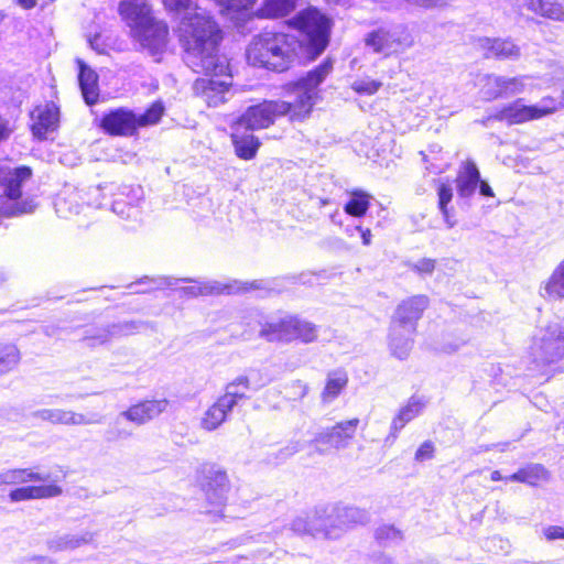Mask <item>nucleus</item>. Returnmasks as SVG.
Masks as SVG:
<instances>
[{"instance_id": "0eeeda50", "label": "nucleus", "mask_w": 564, "mask_h": 564, "mask_svg": "<svg viewBox=\"0 0 564 564\" xmlns=\"http://www.w3.org/2000/svg\"><path fill=\"white\" fill-rule=\"evenodd\" d=\"M164 111L161 102H154L141 115L133 111L118 108L105 115L101 119V127L112 135H132L138 128L155 124L160 121Z\"/></svg>"}, {"instance_id": "f03ea898", "label": "nucleus", "mask_w": 564, "mask_h": 564, "mask_svg": "<svg viewBox=\"0 0 564 564\" xmlns=\"http://www.w3.org/2000/svg\"><path fill=\"white\" fill-rule=\"evenodd\" d=\"M333 69L332 61L327 59L296 83L286 85V90L295 97L293 101L264 100L250 106L236 120L240 128L250 131L269 128L275 119L289 116L291 120H301L307 117L316 102L317 87L325 80Z\"/></svg>"}, {"instance_id": "49530a36", "label": "nucleus", "mask_w": 564, "mask_h": 564, "mask_svg": "<svg viewBox=\"0 0 564 564\" xmlns=\"http://www.w3.org/2000/svg\"><path fill=\"white\" fill-rule=\"evenodd\" d=\"M382 86L381 82L371 79L369 77L356 79L351 84V89L359 95H373Z\"/></svg>"}, {"instance_id": "aec40b11", "label": "nucleus", "mask_w": 564, "mask_h": 564, "mask_svg": "<svg viewBox=\"0 0 564 564\" xmlns=\"http://www.w3.org/2000/svg\"><path fill=\"white\" fill-rule=\"evenodd\" d=\"M169 405L166 399L160 400H147L130 406L127 411H123L117 419L116 423H119L120 419H126L135 424H143L163 413Z\"/></svg>"}, {"instance_id": "f704fd0d", "label": "nucleus", "mask_w": 564, "mask_h": 564, "mask_svg": "<svg viewBox=\"0 0 564 564\" xmlns=\"http://www.w3.org/2000/svg\"><path fill=\"white\" fill-rule=\"evenodd\" d=\"M234 408L219 397L213 405H210L202 419V427L206 431L218 429L226 420Z\"/></svg>"}, {"instance_id": "0e129e2a", "label": "nucleus", "mask_w": 564, "mask_h": 564, "mask_svg": "<svg viewBox=\"0 0 564 564\" xmlns=\"http://www.w3.org/2000/svg\"><path fill=\"white\" fill-rule=\"evenodd\" d=\"M507 478H508V477H503L499 470H494V471L491 473V475H490V479H491L492 481H499V480H506V481H509Z\"/></svg>"}, {"instance_id": "09e8293b", "label": "nucleus", "mask_w": 564, "mask_h": 564, "mask_svg": "<svg viewBox=\"0 0 564 564\" xmlns=\"http://www.w3.org/2000/svg\"><path fill=\"white\" fill-rule=\"evenodd\" d=\"M291 530L297 534H310L313 536L308 513L296 517L291 523Z\"/></svg>"}, {"instance_id": "b1692460", "label": "nucleus", "mask_w": 564, "mask_h": 564, "mask_svg": "<svg viewBox=\"0 0 564 564\" xmlns=\"http://www.w3.org/2000/svg\"><path fill=\"white\" fill-rule=\"evenodd\" d=\"M111 204L113 213L122 218H130L137 215L135 205L141 199L142 188L140 186H121Z\"/></svg>"}, {"instance_id": "c85d7f7f", "label": "nucleus", "mask_w": 564, "mask_h": 564, "mask_svg": "<svg viewBox=\"0 0 564 564\" xmlns=\"http://www.w3.org/2000/svg\"><path fill=\"white\" fill-rule=\"evenodd\" d=\"M480 182V173L473 161H466L460 165L456 177V187L459 197L469 198Z\"/></svg>"}, {"instance_id": "6e6552de", "label": "nucleus", "mask_w": 564, "mask_h": 564, "mask_svg": "<svg viewBox=\"0 0 564 564\" xmlns=\"http://www.w3.org/2000/svg\"><path fill=\"white\" fill-rule=\"evenodd\" d=\"M260 336L269 341L290 343L300 339L307 344L316 340L317 327L308 321L289 315L263 324Z\"/></svg>"}, {"instance_id": "13d9d810", "label": "nucleus", "mask_w": 564, "mask_h": 564, "mask_svg": "<svg viewBox=\"0 0 564 564\" xmlns=\"http://www.w3.org/2000/svg\"><path fill=\"white\" fill-rule=\"evenodd\" d=\"M12 133L9 121L0 116V143L7 140Z\"/></svg>"}, {"instance_id": "72a5a7b5", "label": "nucleus", "mask_w": 564, "mask_h": 564, "mask_svg": "<svg viewBox=\"0 0 564 564\" xmlns=\"http://www.w3.org/2000/svg\"><path fill=\"white\" fill-rule=\"evenodd\" d=\"M48 475L36 473L31 468L6 469L0 473V489L3 486L21 485L31 481H46Z\"/></svg>"}, {"instance_id": "39448f33", "label": "nucleus", "mask_w": 564, "mask_h": 564, "mask_svg": "<svg viewBox=\"0 0 564 564\" xmlns=\"http://www.w3.org/2000/svg\"><path fill=\"white\" fill-rule=\"evenodd\" d=\"M365 46L383 57L400 55L414 46L415 37L404 23L384 24L368 32Z\"/></svg>"}, {"instance_id": "69168bd1", "label": "nucleus", "mask_w": 564, "mask_h": 564, "mask_svg": "<svg viewBox=\"0 0 564 564\" xmlns=\"http://www.w3.org/2000/svg\"><path fill=\"white\" fill-rule=\"evenodd\" d=\"M99 36H95L93 40H90V46L96 50L98 53L102 52V48L99 46Z\"/></svg>"}, {"instance_id": "4468645a", "label": "nucleus", "mask_w": 564, "mask_h": 564, "mask_svg": "<svg viewBox=\"0 0 564 564\" xmlns=\"http://www.w3.org/2000/svg\"><path fill=\"white\" fill-rule=\"evenodd\" d=\"M359 422L357 417L339 422L333 427L317 433L313 442L319 452H322L319 446L324 445H328L335 449H344L355 437Z\"/></svg>"}, {"instance_id": "dca6fc26", "label": "nucleus", "mask_w": 564, "mask_h": 564, "mask_svg": "<svg viewBox=\"0 0 564 564\" xmlns=\"http://www.w3.org/2000/svg\"><path fill=\"white\" fill-rule=\"evenodd\" d=\"M427 305L429 299L425 295H415L404 300L398 305L392 324H399L405 328L408 334H414L416 322Z\"/></svg>"}, {"instance_id": "5fc2aeb1", "label": "nucleus", "mask_w": 564, "mask_h": 564, "mask_svg": "<svg viewBox=\"0 0 564 564\" xmlns=\"http://www.w3.org/2000/svg\"><path fill=\"white\" fill-rule=\"evenodd\" d=\"M543 534L549 541L564 539V528L560 525H549L543 529Z\"/></svg>"}, {"instance_id": "338daca9", "label": "nucleus", "mask_w": 564, "mask_h": 564, "mask_svg": "<svg viewBox=\"0 0 564 564\" xmlns=\"http://www.w3.org/2000/svg\"><path fill=\"white\" fill-rule=\"evenodd\" d=\"M349 0H326L327 3L329 4H339V6H345L348 3Z\"/></svg>"}, {"instance_id": "c756f323", "label": "nucleus", "mask_w": 564, "mask_h": 564, "mask_svg": "<svg viewBox=\"0 0 564 564\" xmlns=\"http://www.w3.org/2000/svg\"><path fill=\"white\" fill-rule=\"evenodd\" d=\"M95 539V533L84 531L78 534H62L47 540V549L51 552L57 553L67 550H75L83 545L90 544Z\"/></svg>"}, {"instance_id": "4be33fe9", "label": "nucleus", "mask_w": 564, "mask_h": 564, "mask_svg": "<svg viewBox=\"0 0 564 564\" xmlns=\"http://www.w3.org/2000/svg\"><path fill=\"white\" fill-rule=\"evenodd\" d=\"M248 283L234 280L227 283L219 281H204L195 282L191 286L183 288L182 291L185 294L197 296V295H213V294H234L248 290Z\"/></svg>"}, {"instance_id": "ddd939ff", "label": "nucleus", "mask_w": 564, "mask_h": 564, "mask_svg": "<svg viewBox=\"0 0 564 564\" xmlns=\"http://www.w3.org/2000/svg\"><path fill=\"white\" fill-rule=\"evenodd\" d=\"M230 485L225 470L215 466L210 467L206 473V480L204 482V491L210 509L207 513L219 514L227 501Z\"/></svg>"}, {"instance_id": "c9c22d12", "label": "nucleus", "mask_w": 564, "mask_h": 564, "mask_svg": "<svg viewBox=\"0 0 564 564\" xmlns=\"http://www.w3.org/2000/svg\"><path fill=\"white\" fill-rule=\"evenodd\" d=\"M412 335L405 332L399 324H391L389 347L393 356L405 359L412 349Z\"/></svg>"}, {"instance_id": "052dcab7", "label": "nucleus", "mask_w": 564, "mask_h": 564, "mask_svg": "<svg viewBox=\"0 0 564 564\" xmlns=\"http://www.w3.org/2000/svg\"><path fill=\"white\" fill-rule=\"evenodd\" d=\"M356 230L360 231L362 243L365 246H369L372 237L370 229H362L361 227H356Z\"/></svg>"}, {"instance_id": "58836bf2", "label": "nucleus", "mask_w": 564, "mask_h": 564, "mask_svg": "<svg viewBox=\"0 0 564 564\" xmlns=\"http://www.w3.org/2000/svg\"><path fill=\"white\" fill-rule=\"evenodd\" d=\"M296 0H265L259 9L260 18H278L289 14L295 8Z\"/></svg>"}, {"instance_id": "bb28decb", "label": "nucleus", "mask_w": 564, "mask_h": 564, "mask_svg": "<svg viewBox=\"0 0 564 564\" xmlns=\"http://www.w3.org/2000/svg\"><path fill=\"white\" fill-rule=\"evenodd\" d=\"M62 488L55 484L41 485V486H25L12 490L9 498L12 502L34 500V499H48L61 496Z\"/></svg>"}, {"instance_id": "f257e3e1", "label": "nucleus", "mask_w": 564, "mask_h": 564, "mask_svg": "<svg viewBox=\"0 0 564 564\" xmlns=\"http://www.w3.org/2000/svg\"><path fill=\"white\" fill-rule=\"evenodd\" d=\"M221 13L240 12L250 9L256 0H212ZM166 11L178 20L177 35L186 55L185 61L196 73L223 75L227 69L225 61L217 55L221 39L220 30L213 18L196 0H162Z\"/></svg>"}, {"instance_id": "2eb2a0df", "label": "nucleus", "mask_w": 564, "mask_h": 564, "mask_svg": "<svg viewBox=\"0 0 564 564\" xmlns=\"http://www.w3.org/2000/svg\"><path fill=\"white\" fill-rule=\"evenodd\" d=\"M193 88L195 94L200 96L209 107H218L232 96L230 76L225 79L218 77L198 78L195 80Z\"/></svg>"}, {"instance_id": "c03bdc74", "label": "nucleus", "mask_w": 564, "mask_h": 564, "mask_svg": "<svg viewBox=\"0 0 564 564\" xmlns=\"http://www.w3.org/2000/svg\"><path fill=\"white\" fill-rule=\"evenodd\" d=\"M20 361V351L12 344H0V373L12 370Z\"/></svg>"}, {"instance_id": "7c9ffc66", "label": "nucleus", "mask_w": 564, "mask_h": 564, "mask_svg": "<svg viewBox=\"0 0 564 564\" xmlns=\"http://www.w3.org/2000/svg\"><path fill=\"white\" fill-rule=\"evenodd\" d=\"M332 512L339 535L354 524L366 523L369 518L367 511L357 507L337 506L332 508Z\"/></svg>"}, {"instance_id": "393cba45", "label": "nucleus", "mask_w": 564, "mask_h": 564, "mask_svg": "<svg viewBox=\"0 0 564 564\" xmlns=\"http://www.w3.org/2000/svg\"><path fill=\"white\" fill-rule=\"evenodd\" d=\"M495 118L500 121H506L508 124H521L528 121L538 120L533 105H525L522 98H518L502 107L495 115Z\"/></svg>"}, {"instance_id": "473e14b6", "label": "nucleus", "mask_w": 564, "mask_h": 564, "mask_svg": "<svg viewBox=\"0 0 564 564\" xmlns=\"http://www.w3.org/2000/svg\"><path fill=\"white\" fill-rule=\"evenodd\" d=\"M77 63L79 66L78 80L83 97L87 105H94L99 97L98 75L83 61L78 59Z\"/></svg>"}, {"instance_id": "f8f14e48", "label": "nucleus", "mask_w": 564, "mask_h": 564, "mask_svg": "<svg viewBox=\"0 0 564 564\" xmlns=\"http://www.w3.org/2000/svg\"><path fill=\"white\" fill-rule=\"evenodd\" d=\"M111 189L112 186H106L104 189ZM101 187L90 188L84 192L77 188H66L56 198L54 206L57 215L62 218H68L80 214L85 208L94 205L102 207L104 204L99 199L101 196Z\"/></svg>"}, {"instance_id": "2f4dec72", "label": "nucleus", "mask_w": 564, "mask_h": 564, "mask_svg": "<svg viewBox=\"0 0 564 564\" xmlns=\"http://www.w3.org/2000/svg\"><path fill=\"white\" fill-rule=\"evenodd\" d=\"M507 479L510 481L522 482L531 487H536L550 480V473L541 464H528L508 476Z\"/></svg>"}, {"instance_id": "412c9836", "label": "nucleus", "mask_w": 564, "mask_h": 564, "mask_svg": "<svg viewBox=\"0 0 564 564\" xmlns=\"http://www.w3.org/2000/svg\"><path fill=\"white\" fill-rule=\"evenodd\" d=\"M34 417L42 421H48L53 424H65V425H88L99 424L100 417L96 414L86 416L82 413H76L63 409H43L33 413Z\"/></svg>"}, {"instance_id": "423d86ee", "label": "nucleus", "mask_w": 564, "mask_h": 564, "mask_svg": "<svg viewBox=\"0 0 564 564\" xmlns=\"http://www.w3.org/2000/svg\"><path fill=\"white\" fill-rule=\"evenodd\" d=\"M550 86L549 80L531 75H520L516 77L499 76L495 74L485 75L480 79V93L486 100L498 98H508L523 93L541 90Z\"/></svg>"}, {"instance_id": "e433bc0d", "label": "nucleus", "mask_w": 564, "mask_h": 564, "mask_svg": "<svg viewBox=\"0 0 564 564\" xmlns=\"http://www.w3.org/2000/svg\"><path fill=\"white\" fill-rule=\"evenodd\" d=\"M347 383L348 377L346 372L339 370L329 372L326 379L325 388L321 394L322 401L324 403L333 402L336 398L339 397V394L346 388Z\"/></svg>"}, {"instance_id": "37998d69", "label": "nucleus", "mask_w": 564, "mask_h": 564, "mask_svg": "<svg viewBox=\"0 0 564 564\" xmlns=\"http://www.w3.org/2000/svg\"><path fill=\"white\" fill-rule=\"evenodd\" d=\"M369 199L370 196L364 192H352L344 209L351 216L360 217L368 210Z\"/></svg>"}, {"instance_id": "f3484780", "label": "nucleus", "mask_w": 564, "mask_h": 564, "mask_svg": "<svg viewBox=\"0 0 564 564\" xmlns=\"http://www.w3.org/2000/svg\"><path fill=\"white\" fill-rule=\"evenodd\" d=\"M426 404L427 400L423 395L414 394L410 397L392 419L387 441L394 442L403 427L423 413Z\"/></svg>"}, {"instance_id": "603ef678", "label": "nucleus", "mask_w": 564, "mask_h": 564, "mask_svg": "<svg viewBox=\"0 0 564 564\" xmlns=\"http://www.w3.org/2000/svg\"><path fill=\"white\" fill-rule=\"evenodd\" d=\"M412 269L421 274H431L435 269V260L423 258L415 262Z\"/></svg>"}, {"instance_id": "7ed1b4c3", "label": "nucleus", "mask_w": 564, "mask_h": 564, "mask_svg": "<svg viewBox=\"0 0 564 564\" xmlns=\"http://www.w3.org/2000/svg\"><path fill=\"white\" fill-rule=\"evenodd\" d=\"M301 41L283 32H263L247 48V59L253 66L283 72L297 56Z\"/></svg>"}, {"instance_id": "de8ad7c7", "label": "nucleus", "mask_w": 564, "mask_h": 564, "mask_svg": "<svg viewBox=\"0 0 564 564\" xmlns=\"http://www.w3.org/2000/svg\"><path fill=\"white\" fill-rule=\"evenodd\" d=\"M541 10V17L554 21H564V9L556 0H544Z\"/></svg>"}, {"instance_id": "9d476101", "label": "nucleus", "mask_w": 564, "mask_h": 564, "mask_svg": "<svg viewBox=\"0 0 564 564\" xmlns=\"http://www.w3.org/2000/svg\"><path fill=\"white\" fill-rule=\"evenodd\" d=\"M294 26L301 31L314 56L319 55L327 46L329 20L317 9L310 8L300 12L293 19Z\"/></svg>"}, {"instance_id": "774afa93", "label": "nucleus", "mask_w": 564, "mask_h": 564, "mask_svg": "<svg viewBox=\"0 0 564 564\" xmlns=\"http://www.w3.org/2000/svg\"><path fill=\"white\" fill-rule=\"evenodd\" d=\"M561 90H562L561 101L563 102V106H564V78H563V82H562V85H561Z\"/></svg>"}, {"instance_id": "680f3d73", "label": "nucleus", "mask_w": 564, "mask_h": 564, "mask_svg": "<svg viewBox=\"0 0 564 564\" xmlns=\"http://www.w3.org/2000/svg\"><path fill=\"white\" fill-rule=\"evenodd\" d=\"M479 185V191H480V194L484 195V196H488V197H492L494 196V192L491 189V187L489 186V184L485 181H480L478 183Z\"/></svg>"}, {"instance_id": "1a4fd4ad", "label": "nucleus", "mask_w": 564, "mask_h": 564, "mask_svg": "<svg viewBox=\"0 0 564 564\" xmlns=\"http://www.w3.org/2000/svg\"><path fill=\"white\" fill-rule=\"evenodd\" d=\"M536 365H551L564 358V324L553 323L541 328L530 348Z\"/></svg>"}, {"instance_id": "a878e982", "label": "nucleus", "mask_w": 564, "mask_h": 564, "mask_svg": "<svg viewBox=\"0 0 564 564\" xmlns=\"http://www.w3.org/2000/svg\"><path fill=\"white\" fill-rule=\"evenodd\" d=\"M251 131L245 128L239 129V124H232L231 139L235 145L236 154L243 160H251L259 147V140L250 133Z\"/></svg>"}, {"instance_id": "3c124183", "label": "nucleus", "mask_w": 564, "mask_h": 564, "mask_svg": "<svg viewBox=\"0 0 564 564\" xmlns=\"http://www.w3.org/2000/svg\"><path fill=\"white\" fill-rule=\"evenodd\" d=\"M376 538L380 541H395L400 539V531L391 525H382L377 529Z\"/></svg>"}, {"instance_id": "4c0bfd02", "label": "nucleus", "mask_w": 564, "mask_h": 564, "mask_svg": "<svg viewBox=\"0 0 564 564\" xmlns=\"http://www.w3.org/2000/svg\"><path fill=\"white\" fill-rule=\"evenodd\" d=\"M543 290V296L552 300L564 299V260L555 267Z\"/></svg>"}, {"instance_id": "a19ab883", "label": "nucleus", "mask_w": 564, "mask_h": 564, "mask_svg": "<svg viewBox=\"0 0 564 564\" xmlns=\"http://www.w3.org/2000/svg\"><path fill=\"white\" fill-rule=\"evenodd\" d=\"M240 377L251 391H258L273 381V377L267 369H250Z\"/></svg>"}, {"instance_id": "20e7f679", "label": "nucleus", "mask_w": 564, "mask_h": 564, "mask_svg": "<svg viewBox=\"0 0 564 564\" xmlns=\"http://www.w3.org/2000/svg\"><path fill=\"white\" fill-rule=\"evenodd\" d=\"M119 14L142 46L158 52L167 41V25L153 18L149 0H121Z\"/></svg>"}, {"instance_id": "ea45409f", "label": "nucleus", "mask_w": 564, "mask_h": 564, "mask_svg": "<svg viewBox=\"0 0 564 564\" xmlns=\"http://www.w3.org/2000/svg\"><path fill=\"white\" fill-rule=\"evenodd\" d=\"M251 391L247 383L240 376L232 379L225 387V393L220 395L232 408L239 403L240 400L247 399V392Z\"/></svg>"}, {"instance_id": "864d4df0", "label": "nucleus", "mask_w": 564, "mask_h": 564, "mask_svg": "<svg viewBox=\"0 0 564 564\" xmlns=\"http://www.w3.org/2000/svg\"><path fill=\"white\" fill-rule=\"evenodd\" d=\"M434 446L431 442H424L421 444V446L417 448L415 453V459L419 462H423L425 459H430L433 456Z\"/></svg>"}, {"instance_id": "4d7b16f0", "label": "nucleus", "mask_w": 564, "mask_h": 564, "mask_svg": "<svg viewBox=\"0 0 564 564\" xmlns=\"http://www.w3.org/2000/svg\"><path fill=\"white\" fill-rule=\"evenodd\" d=\"M302 448V443L299 441L291 442L288 444L284 448L281 449V456L282 458H288L295 453L300 452Z\"/></svg>"}, {"instance_id": "bf43d9fd", "label": "nucleus", "mask_w": 564, "mask_h": 564, "mask_svg": "<svg viewBox=\"0 0 564 564\" xmlns=\"http://www.w3.org/2000/svg\"><path fill=\"white\" fill-rule=\"evenodd\" d=\"M30 564H56V562L46 556H33L29 560Z\"/></svg>"}, {"instance_id": "79ce46f5", "label": "nucleus", "mask_w": 564, "mask_h": 564, "mask_svg": "<svg viewBox=\"0 0 564 564\" xmlns=\"http://www.w3.org/2000/svg\"><path fill=\"white\" fill-rule=\"evenodd\" d=\"M438 194V207L443 215L444 221L447 225V228H453L456 221L453 218V214L451 213L447 205L453 198V189L451 185L442 183L437 188Z\"/></svg>"}, {"instance_id": "8fccbe9b", "label": "nucleus", "mask_w": 564, "mask_h": 564, "mask_svg": "<svg viewBox=\"0 0 564 564\" xmlns=\"http://www.w3.org/2000/svg\"><path fill=\"white\" fill-rule=\"evenodd\" d=\"M286 389L292 400H301L308 392V386L301 380L292 381Z\"/></svg>"}, {"instance_id": "a18cd8bd", "label": "nucleus", "mask_w": 564, "mask_h": 564, "mask_svg": "<svg viewBox=\"0 0 564 564\" xmlns=\"http://www.w3.org/2000/svg\"><path fill=\"white\" fill-rule=\"evenodd\" d=\"M563 102L552 96L543 97L539 102L533 105L535 117L538 120L549 117L560 109H562Z\"/></svg>"}, {"instance_id": "9b49d317", "label": "nucleus", "mask_w": 564, "mask_h": 564, "mask_svg": "<svg viewBox=\"0 0 564 564\" xmlns=\"http://www.w3.org/2000/svg\"><path fill=\"white\" fill-rule=\"evenodd\" d=\"M31 170L29 167H19L10 170L0 167V186L10 200V206L6 208L9 216H19L32 213L36 205L33 199L17 200L21 195V184L29 180Z\"/></svg>"}, {"instance_id": "6ab92c4d", "label": "nucleus", "mask_w": 564, "mask_h": 564, "mask_svg": "<svg viewBox=\"0 0 564 564\" xmlns=\"http://www.w3.org/2000/svg\"><path fill=\"white\" fill-rule=\"evenodd\" d=\"M32 133L37 139H44L48 132L58 126L59 110L53 102L37 106L32 112Z\"/></svg>"}, {"instance_id": "5701e85b", "label": "nucleus", "mask_w": 564, "mask_h": 564, "mask_svg": "<svg viewBox=\"0 0 564 564\" xmlns=\"http://www.w3.org/2000/svg\"><path fill=\"white\" fill-rule=\"evenodd\" d=\"M133 323L112 324L106 327L90 328L86 332L84 341L90 347L102 345L119 336L130 335L135 330Z\"/></svg>"}, {"instance_id": "cd10ccee", "label": "nucleus", "mask_w": 564, "mask_h": 564, "mask_svg": "<svg viewBox=\"0 0 564 564\" xmlns=\"http://www.w3.org/2000/svg\"><path fill=\"white\" fill-rule=\"evenodd\" d=\"M311 525L313 529V536H324L326 539L339 538V532L336 531L335 520L333 518L332 509L317 508L308 513Z\"/></svg>"}, {"instance_id": "6e6d98bb", "label": "nucleus", "mask_w": 564, "mask_h": 564, "mask_svg": "<svg viewBox=\"0 0 564 564\" xmlns=\"http://www.w3.org/2000/svg\"><path fill=\"white\" fill-rule=\"evenodd\" d=\"M521 2L529 11L541 15V8L544 3V0H517Z\"/></svg>"}, {"instance_id": "a211bd4d", "label": "nucleus", "mask_w": 564, "mask_h": 564, "mask_svg": "<svg viewBox=\"0 0 564 564\" xmlns=\"http://www.w3.org/2000/svg\"><path fill=\"white\" fill-rule=\"evenodd\" d=\"M476 46L486 58L517 61L520 58V47L509 39L479 37Z\"/></svg>"}, {"instance_id": "e2e57ef3", "label": "nucleus", "mask_w": 564, "mask_h": 564, "mask_svg": "<svg viewBox=\"0 0 564 564\" xmlns=\"http://www.w3.org/2000/svg\"><path fill=\"white\" fill-rule=\"evenodd\" d=\"M18 6L21 8L29 10L34 8L40 0H14Z\"/></svg>"}]
</instances>
